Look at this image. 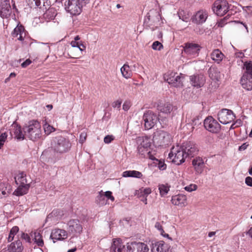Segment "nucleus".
Masks as SVG:
<instances>
[{
	"mask_svg": "<svg viewBox=\"0 0 252 252\" xmlns=\"http://www.w3.org/2000/svg\"><path fill=\"white\" fill-rule=\"evenodd\" d=\"M52 149L44 150L40 156V160L49 164H54L57 160L58 154H63L70 149L71 143L68 138L62 136L54 137L51 141Z\"/></svg>",
	"mask_w": 252,
	"mask_h": 252,
	"instance_id": "nucleus-1",
	"label": "nucleus"
},
{
	"mask_svg": "<svg viewBox=\"0 0 252 252\" xmlns=\"http://www.w3.org/2000/svg\"><path fill=\"white\" fill-rule=\"evenodd\" d=\"M23 130L25 135L32 141L37 140L41 136V126L36 120L30 121L28 125L24 126Z\"/></svg>",
	"mask_w": 252,
	"mask_h": 252,
	"instance_id": "nucleus-2",
	"label": "nucleus"
},
{
	"mask_svg": "<svg viewBox=\"0 0 252 252\" xmlns=\"http://www.w3.org/2000/svg\"><path fill=\"white\" fill-rule=\"evenodd\" d=\"M244 65L246 71L241 77L240 83L244 89L251 91L252 90V62H246Z\"/></svg>",
	"mask_w": 252,
	"mask_h": 252,
	"instance_id": "nucleus-3",
	"label": "nucleus"
},
{
	"mask_svg": "<svg viewBox=\"0 0 252 252\" xmlns=\"http://www.w3.org/2000/svg\"><path fill=\"white\" fill-rule=\"evenodd\" d=\"M171 139V135L168 132L164 130H158L153 134V142L158 146H163L168 145Z\"/></svg>",
	"mask_w": 252,
	"mask_h": 252,
	"instance_id": "nucleus-4",
	"label": "nucleus"
},
{
	"mask_svg": "<svg viewBox=\"0 0 252 252\" xmlns=\"http://www.w3.org/2000/svg\"><path fill=\"white\" fill-rule=\"evenodd\" d=\"M168 158L176 165H180L185 162L187 158L186 155L181 147L177 145L173 147L168 154Z\"/></svg>",
	"mask_w": 252,
	"mask_h": 252,
	"instance_id": "nucleus-5",
	"label": "nucleus"
},
{
	"mask_svg": "<svg viewBox=\"0 0 252 252\" xmlns=\"http://www.w3.org/2000/svg\"><path fill=\"white\" fill-rule=\"evenodd\" d=\"M143 121L144 122L145 128L149 130L152 128L158 121L162 125L161 121L157 115L151 110L146 111L143 116Z\"/></svg>",
	"mask_w": 252,
	"mask_h": 252,
	"instance_id": "nucleus-6",
	"label": "nucleus"
},
{
	"mask_svg": "<svg viewBox=\"0 0 252 252\" xmlns=\"http://www.w3.org/2000/svg\"><path fill=\"white\" fill-rule=\"evenodd\" d=\"M64 5L66 11L72 15L80 14L83 7V4L77 0H65Z\"/></svg>",
	"mask_w": 252,
	"mask_h": 252,
	"instance_id": "nucleus-7",
	"label": "nucleus"
},
{
	"mask_svg": "<svg viewBox=\"0 0 252 252\" xmlns=\"http://www.w3.org/2000/svg\"><path fill=\"white\" fill-rule=\"evenodd\" d=\"M228 3L225 0H217L212 6L214 13L219 16H223L228 11Z\"/></svg>",
	"mask_w": 252,
	"mask_h": 252,
	"instance_id": "nucleus-8",
	"label": "nucleus"
},
{
	"mask_svg": "<svg viewBox=\"0 0 252 252\" xmlns=\"http://www.w3.org/2000/svg\"><path fill=\"white\" fill-rule=\"evenodd\" d=\"M235 118V116L233 111L227 109H222L218 113L219 122L223 125L231 123Z\"/></svg>",
	"mask_w": 252,
	"mask_h": 252,
	"instance_id": "nucleus-9",
	"label": "nucleus"
},
{
	"mask_svg": "<svg viewBox=\"0 0 252 252\" xmlns=\"http://www.w3.org/2000/svg\"><path fill=\"white\" fill-rule=\"evenodd\" d=\"M204 126L208 131L217 133L220 130V125L212 116L207 117L204 121Z\"/></svg>",
	"mask_w": 252,
	"mask_h": 252,
	"instance_id": "nucleus-10",
	"label": "nucleus"
},
{
	"mask_svg": "<svg viewBox=\"0 0 252 252\" xmlns=\"http://www.w3.org/2000/svg\"><path fill=\"white\" fill-rule=\"evenodd\" d=\"M67 229L68 233L73 236H77L82 231L83 227L78 220H71L67 223Z\"/></svg>",
	"mask_w": 252,
	"mask_h": 252,
	"instance_id": "nucleus-11",
	"label": "nucleus"
},
{
	"mask_svg": "<svg viewBox=\"0 0 252 252\" xmlns=\"http://www.w3.org/2000/svg\"><path fill=\"white\" fill-rule=\"evenodd\" d=\"M149 250L146 244L133 242L127 244L126 252H147Z\"/></svg>",
	"mask_w": 252,
	"mask_h": 252,
	"instance_id": "nucleus-12",
	"label": "nucleus"
},
{
	"mask_svg": "<svg viewBox=\"0 0 252 252\" xmlns=\"http://www.w3.org/2000/svg\"><path fill=\"white\" fill-rule=\"evenodd\" d=\"M201 49L200 45L193 42H187L185 44L184 50L188 56L195 57L198 56Z\"/></svg>",
	"mask_w": 252,
	"mask_h": 252,
	"instance_id": "nucleus-13",
	"label": "nucleus"
},
{
	"mask_svg": "<svg viewBox=\"0 0 252 252\" xmlns=\"http://www.w3.org/2000/svg\"><path fill=\"white\" fill-rule=\"evenodd\" d=\"M186 157H193L197 154L198 149L196 145L191 142L187 141L183 144L181 147Z\"/></svg>",
	"mask_w": 252,
	"mask_h": 252,
	"instance_id": "nucleus-14",
	"label": "nucleus"
},
{
	"mask_svg": "<svg viewBox=\"0 0 252 252\" xmlns=\"http://www.w3.org/2000/svg\"><path fill=\"white\" fill-rule=\"evenodd\" d=\"M184 79V77L182 74L178 75L177 73L172 72L166 79V81L173 87H180L183 85Z\"/></svg>",
	"mask_w": 252,
	"mask_h": 252,
	"instance_id": "nucleus-15",
	"label": "nucleus"
},
{
	"mask_svg": "<svg viewBox=\"0 0 252 252\" xmlns=\"http://www.w3.org/2000/svg\"><path fill=\"white\" fill-rule=\"evenodd\" d=\"M189 79L191 85L196 88L203 87L206 81L205 77L202 74L191 75Z\"/></svg>",
	"mask_w": 252,
	"mask_h": 252,
	"instance_id": "nucleus-16",
	"label": "nucleus"
},
{
	"mask_svg": "<svg viewBox=\"0 0 252 252\" xmlns=\"http://www.w3.org/2000/svg\"><path fill=\"white\" fill-rule=\"evenodd\" d=\"M11 13V7L8 0L0 1V16L3 18H8Z\"/></svg>",
	"mask_w": 252,
	"mask_h": 252,
	"instance_id": "nucleus-17",
	"label": "nucleus"
},
{
	"mask_svg": "<svg viewBox=\"0 0 252 252\" xmlns=\"http://www.w3.org/2000/svg\"><path fill=\"white\" fill-rule=\"evenodd\" d=\"M67 233L63 230L61 229H55L53 230L50 235L51 238L55 243L57 240H63L67 237Z\"/></svg>",
	"mask_w": 252,
	"mask_h": 252,
	"instance_id": "nucleus-18",
	"label": "nucleus"
},
{
	"mask_svg": "<svg viewBox=\"0 0 252 252\" xmlns=\"http://www.w3.org/2000/svg\"><path fill=\"white\" fill-rule=\"evenodd\" d=\"M208 16V14L206 10H200L196 13L192 21L197 24H202L205 22Z\"/></svg>",
	"mask_w": 252,
	"mask_h": 252,
	"instance_id": "nucleus-19",
	"label": "nucleus"
},
{
	"mask_svg": "<svg viewBox=\"0 0 252 252\" xmlns=\"http://www.w3.org/2000/svg\"><path fill=\"white\" fill-rule=\"evenodd\" d=\"M192 164L197 174H200L203 171L205 162L203 158L200 157L194 158L192 161Z\"/></svg>",
	"mask_w": 252,
	"mask_h": 252,
	"instance_id": "nucleus-20",
	"label": "nucleus"
},
{
	"mask_svg": "<svg viewBox=\"0 0 252 252\" xmlns=\"http://www.w3.org/2000/svg\"><path fill=\"white\" fill-rule=\"evenodd\" d=\"M172 203L176 206L183 207L187 205V196L184 194H178L173 196L171 198Z\"/></svg>",
	"mask_w": 252,
	"mask_h": 252,
	"instance_id": "nucleus-21",
	"label": "nucleus"
},
{
	"mask_svg": "<svg viewBox=\"0 0 252 252\" xmlns=\"http://www.w3.org/2000/svg\"><path fill=\"white\" fill-rule=\"evenodd\" d=\"M13 37H17L20 41H23L26 36V32L24 27L22 25H18L12 32Z\"/></svg>",
	"mask_w": 252,
	"mask_h": 252,
	"instance_id": "nucleus-22",
	"label": "nucleus"
},
{
	"mask_svg": "<svg viewBox=\"0 0 252 252\" xmlns=\"http://www.w3.org/2000/svg\"><path fill=\"white\" fill-rule=\"evenodd\" d=\"M10 134L12 136H14L15 138L19 140H23L24 139V135H25L23 134L21 126L16 124H13L12 126L10 129Z\"/></svg>",
	"mask_w": 252,
	"mask_h": 252,
	"instance_id": "nucleus-23",
	"label": "nucleus"
},
{
	"mask_svg": "<svg viewBox=\"0 0 252 252\" xmlns=\"http://www.w3.org/2000/svg\"><path fill=\"white\" fill-rule=\"evenodd\" d=\"M167 249V245L163 241H160L151 245L150 252H164Z\"/></svg>",
	"mask_w": 252,
	"mask_h": 252,
	"instance_id": "nucleus-24",
	"label": "nucleus"
},
{
	"mask_svg": "<svg viewBox=\"0 0 252 252\" xmlns=\"http://www.w3.org/2000/svg\"><path fill=\"white\" fill-rule=\"evenodd\" d=\"M11 190V186L8 183H0V198L8 196Z\"/></svg>",
	"mask_w": 252,
	"mask_h": 252,
	"instance_id": "nucleus-25",
	"label": "nucleus"
},
{
	"mask_svg": "<svg viewBox=\"0 0 252 252\" xmlns=\"http://www.w3.org/2000/svg\"><path fill=\"white\" fill-rule=\"evenodd\" d=\"M125 248L122 241L120 239H114L111 247V251L113 252H122Z\"/></svg>",
	"mask_w": 252,
	"mask_h": 252,
	"instance_id": "nucleus-26",
	"label": "nucleus"
},
{
	"mask_svg": "<svg viewBox=\"0 0 252 252\" xmlns=\"http://www.w3.org/2000/svg\"><path fill=\"white\" fill-rule=\"evenodd\" d=\"M138 141L140 143V145L138 146V150L139 152L142 147L144 149H147L150 147L151 145V139L148 136L139 137L138 139Z\"/></svg>",
	"mask_w": 252,
	"mask_h": 252,
	"instance_id": "nucleus-27",
	"label": "nucleus"
},
{
	"mask_svg": "<svg viewBox=\"0 0 252 252\" xmlns=\"http://www.w3.org/2000/svg\"><path fill=\"white\" fill-rule=\"evenodd\" d=\"M224 57V55L219 49H215L211 54V58L217 63L221 62Z\"/></svg>",
	"mask_w": 252,
	"mask_h": 252,
	"instance_id": "nucleus-28",
	"label": "nucleus"
},
{
	"mask_svg": "<svg viewBox=\"0 0 252 252\" xmlns=\"http://www.w3.org/2000/svg\"><path fill=\"white\" fill-rule=\"evenodd\" d=\"M26 174L24 172H19L15 177V182L17 185H30L28 183Z\"/></svg>",
	"mask_w": 252,
	"mask_h": 252,
	"instance_id": "nucleus-29",
	"label": "nucleus"
},
{
	"mask_svg": "<svg viewBox=\"0 0 252 252\" xmlns=\"http://www.w3.org/2000/svg\"><path fill=\"white\" fill-rule=\"evenodd\" d=\"M18 187L13 192L16 196H22L27 193L30 188V185H18Z\"/></svg>",
	"mask_w": 252,
	"mask_h": 252,
	"instance_id": "nucleus-30",
	"label": "nucleus"
},
{
	"mask_svg": "<svg viewBox=\"0 0 252 252\" xmlns=\"http://www.w3.org/2000/svg\"><path fill=\"white\" fill-rule=\"evenodd\" d=\"M157 109L158 111L164 114H169L173 110V106L169 103H166L163 104L158 105Z\"/></svg>",
	"mask_w": 252,
	"mask_h": 252,
	"instance_id": "nucleus-31",
	"label": "nucleus"
},
{
	"mask_svg": "<svg viewBox=\"0 0 252 252\" xmlns=\"http://www.w3.org/2000/svg\"><path fill=\"white\" fill-rule=\"evenodd\" d=\"M124 177H133L140 179L143 175L141 172L136 170H126L123 172L122 174Z\"/></svg>",
	"mask_w": 252,
	"mask_h": 252,
	"instance_id": "nucleus-32",
	"label": "nucleus"
},
{
	"mask_svg": "<svg viewBox=\"0 0 252 252\" xmlns=\"http://www.w3.org/2000/svg\"><path fill=\"white\" fill-rule=\"evenodd\" d=\"M22 249V244L20 240L12 243L8 247V250L12 252H20Z\"/></svg>",
	"mask_w": 252,
	"mask_h": 252,
	"instance_id": "nucleus-33",
	"label": "nucleus"
},
{
	"mask_svg": "<svg viewBox=\"0 0 252 252\" xmlns=\"http://www.w3.org/2000/svg\"><path fill=\"white\" fill-rule=\"evenodd\" d=\"M45 0H26V2L31 8H41L42 4H43V5H44Z\"/></svg>",
	"mask_w": 252,
	"mask_h": 252,
	"instance_id": "nucleus-34",
	"label": "nucleus"
},
{
	"mask_svg": "<svg viewBox=\"0 0 252 252\" xmlns=\"http://www.w3.org/2000/svg\"><path fill=\"white\" fill-rule=\"evenodd\" d=\"M121 72L123 76L126 79L130 78L132 74L129 66L126 63L121 68Z\"/></svg>",
	"mask_w": 252,
	"mask_h": 252,
	"instance_id": "nucleus-35",
	"label": "nucleus"
},
{
	"mask_svg": "<svg viewBox=\"0 0 252 252\" xmlns=\"http://www.w3.org/2000/svg\"><path fill=\"white\" fill-rule=\"evenodd\" d=\"M170 186L168 184H161L158 186V189L160 195L163 197L165 196L169 191Z\"/></svg>",
	"mask_w": 252,
	"mask_h": 252,
	"instance_id": "nucleus-36",
	"label": "nucleus"
},
{
	"mask_svg": "<svg viewBox=\"0 0 252 252\" xmlns=\"http://www.w3.org/2000/svg\"><path fill=\"white\" fill-rule=\"evenodd\" d=\"M178 17L183 21L188 22L189 20V16L188 12L184 10H179L178 12Z\"/></svg>",
	"mask_w": 252,
	"mask_h": 252,
	"instance_id": "nucleus-37",
	"label": "nucleus"
},
{
	"mask_svg": "<svg viewBox=\"0 0 252 252\" xmlns=\"http://www.w3.org/2000/svg\"><path fill=\"white\" fill-rule=\"evenodd\" d=\"M34 241L39 247H42L44 245L43 240L42 236L39 232L34 233Z\"/></svg>",
	"mask_w": 252,
	"mask_h": 252,
	"instance_id": "nucleus-38",
	"label": "nucleus"
},
{
	"mask_svg": "<svg viewBox=\"0 0 252 252\" xmlns=\"http://www.w3.org/2000/svg\"><path fill=\"white\" fill-rule=\"evenodd\" d=\"M19 227L17 226H13L10 231L9 236L8 237V241L11 242L13 240L15 235L19 231Z\"/></svg>",
	"mask_w": 252,
	"mask_h": 252,
	"instance_id": "nucleus-39",
	"label": "nucleus"
},
{
	"mask_svg": "<svg viewBox=\"0 0 252 252\" xmlns=\"http://www.w3.org/2000/svg\"><path fill=\"white\" fill-rule=\"evenodd\" d=\"M150 158L152 160H156L157 161V163H156L157 166L158 167L160 170H164L166 169V165L164 163V161L162 160H158L155 158H152L150 157Z\"/></svg>",
	"mask_w": 252,
	"mask_h": 252,
	"instance_id": "nucleus-40",
	"label": "nucleus"
},
{
	"mask_svg": "<svg viewBox=\"0 0 252 252\" xmlns=\"http://www.w3.org/2000/svg\"><path fill=\"white\" fill-rule=\"evenodd\" d=\"M209 76L213 80H219L220 78V72L218 70H211Z\"/></svg>",
	"mask_w": 252,
	"mask_h": 252,
	"instance_id": "nucleus-41",
	"label": "nucleus"
},
{
	"mask_svg": "<svg viewBox=\"0 0 252 252\" xmlns=\"http://www.w3.org/2000/svg\"><path fill=\"white\" fill-rule=\"evenodd\" d=\"M43 128L44 132L47 135L50 134L52 132L55 130V128L53 126H50L47 123H45L43 125Z\"/></svg>",
	"mask_w": 252,
	"mask_h": 252,
	"instance_id": "nucleus-42",
	"label": "nucleus"
},
{
	"mask_svg": "<svg viewBox=\"0 0 252 252\" xmlns=\"http://www.w3.org/2000/svg\"><path fill=\"white\" fill-rule=\"evenodd\" d=\"M96 201L99 202L100 204H104L105 202V195H104V192L102 191L99 192V194L97 196Z\"/></svg>",
	"mask_w": 252,
	"mask_h": 252,
	"instance_id": "nucleus-43",
	"label": "nucleus"
},
{
	"mask_svg": "<svg viewBox=\"0 0 252 252\" xmlns=\"http://www.w3.org/2000/svg\"><path fill=\"white\" fill-rule=\"evenodd\" d=\"M152 46V48L155 50H160L163 47L162 44L158 41L154 42Z\"/></svg>",
	"mask_w": 252,
	"mask_h": 252,
	"instance_id": "nucleus-44",
	"label": "nucleus"
},
{
	"mask_svg": "<svg viewBox=\"0 0 252 252\" xmlns=\"http://www.w3.org/2000/svg\"><path fill=\"white\" fill-rule=\"evenodd\" d=\"M7 137V134L6 132L2 133L0 135V149L4 145V143Z\"/></svg>",
	"mask_w": 252,
	"mask_h": 252,
	"instance_id": "nucleus-45",
	"label": "nucleus"
},
{
	"mask_svg": "<svg viewBox=\"0 0 252 252\" xmlns=\"http://www.w3.org/2000/svg\"><path fill=\"white\" fill-rule=\"evenodd\" d=\"M38 43L40 45L44 46L43 47H40V48L43 49L45 52H50V47L48 43L39 42Z\"/></svg>",
	"mask_w": 252,
	"mask_h": 252,
	"instance_id": "nucleus-46",
	"label": "nucleus"
},
{
	"mask_svg": "<svg viewBox=\"0 0 252 252\" xmlns=\"http://www.w3.org/2000/svg\"><path fill=\"white\" fill-rule=\"evenodd\" d=\"M115 139V137L112 135H107L104 138V142L105 144H109Z\"/></svg>",
	"mask_w": 252,
	"mask_h": 252,
	"instance_id": "nucleus-47",
	"label": "nucleus"
},
{
	"mask_svg": "<svg viewBox=\"0 0 252 252\" xmlns=\"http://www.w3.org/2000/svg\"><path fill=\"white\" fill-rule=\"evenodd\" d=\"M188 192H191L197 189V186L194 184H190L184 188Z\"/></svg>",
	"mask_w": 252,
	"mask_h": 252,
	"instance_id": "nucleus-48",
	"label": "nucleus"
},
{
	"mask_svg": "<svg viewBox=\"0 0 252 252\" xmlns=\"http://www.w3.org/2000/svg\"><path fill=\"white\" fill-rule=\"evenodd\" d=\"M59 213L58 210H54L52 213L50 214H49L46 218V220H48L50 219H51L53 217H58V213Z\"/></svg>",
	"mask_w": 252,
	"mask_h": 252,
	"instance_id": "nucleus-49",
	"label": "nucleus"
},
{
	"mask_svg": "<svg viewBox=\"0 0 252 252\" xmlns=\"http://www.w3.org/2000/svg\"><path fill=\"white\" fill-rule=\"evenodd\" d=\"M198 121H199V119L198 118H197V117L194 118L192 120H191V123L189 120L188 121L187 125L189 126H191V128H194L193 126L197 125V122Z\"/></svg>",
	"mask_w": 252,
	"mask_h": 252,
	"instance_id": "nucleus-50",
	"label": "nucleus"
},
{
	"mask_svg": "<svg viewBox=\"0 0 252 252\" xmlns=\"http://www.w3.org/2000/svg\"><path fill=\"white\" fill-rule=\"evenodd\" d=\"M155 227L158 230L161 235H163V233H164V231L162 228V227L159 222H157L155 225Z\"/></svg>",
	"mask_w": 252,
	"mask_h": 252,
	"instance_id": "nucleus-51",
	"label": "nucleus"
},
{
	"mask_svg": "<svg viewBox=\"0 0 252 252\" xmlns=\"http://www.w3.org/2000/svg\"><path fill=\"white\" fill-rule=\"evenodd\" d=\"M86 137H87V133L85 132H82L80 134L79 142L81 144L83 143L85 141Z\"/></svg>",
	"mask_w": 252,
	"mask_h": 252,
	"instance_id": "nucleus-52",
	"label": "nucleus"
},
{
	"mask_svg": "<svg viewBox=\"0 0 252 252\" xmlns=\"http://www.w3.org/2000/svg\"><path fill=\"white\" fill-rule=\"evenodd\" d=\"M104 195H105V198L106 197L112 201L114 200V197L112 195V192L110 191H106L104 192Z\"/></svg>",
	"mask_w": 252,
	"mask_h": 252,
	"instance_id": "nucleus-53",
	"label": "nucleus"
},
{
	"mask_svg": "<svg viewBox=\"0 0 252 252\" xmlns=\"http://www.w3.org/2000/svg\"><path fill=\"white\" fill-rule=\"evenodd\" d=\"M245 183L249 187H252V177L248 176L245 178Z\"/></svg>",
	"mask_w": 252,
	"mask_h": 252,
	"instance_id": "nucleus-54",
	"label": "nucleus"
},
{
	"mask_svg": "<svg viewBox=\"0 0 252 252\" xmlns=\"http://www.w3.org/2000/svg\"><path fill=\"white\" fill-rule=\"evenodd\" d=\"M31 63L32 61L30 59H27L21 64V66L23 68H25L29 65Z\"/></svg>",
	"mask_w": 252,
	"mask_h": 252,
	"instance_id": "nucleus-55",
	"label": "nucleus"
},
{
	"mask_svg": "<svg viewBox=\"0 0 252 252\" xmlns=\"http://www.w3.org/2000/svg\"><path fill=\"white\" fill-rule=\"evenodd\" d=\"M121 104L122 101L118 100L114 102L112 105L114 108H119L121 107Z\"/></svg>",
	"mask_w": 252,
	"mask_h": 252,
	"instance_id": "nucleus-56",
	"label": "nucleus"
},
{
	"mask_svg": "<svg viewBox=\"0 0 252 252\" xmlns=\"http://www.w3.org/2000/svg\"><path fill=\"white\" fill-rule=\"evenodd\" d=\"M249 146V144L247 142L243 143L241 146L239 147V151H242L246 150Z\"/></svg>",
	"mask_w": 252,
	"mask_h": 252,
	"instance_id": "nucleus-57",
	"label": "nucleus"
},
{
	"mask_svg": "<svg viewBox=\"0 0 252 252\" xmlns=\"http://www.w3.org/2000/svg\"><path fill=\"white\" fill-rule=\"evenodd\" d=\"M80 42L79 41H72L70 42V45L72 47H77V48H80Z\"/></svg>",
	"mask_w": 252,
	"mask_h": 252,
	"instance_id": "nucleus-58",
	"label": "nucleus"
},
{
	"mask_svg": "<svg viewBox=\"0 0 252 252\" xmlns=\"http://www.w3.org/2000/svg\"><path fill=\"white\" fill-rule=\"evenodd\" d=\"M22 238L27 242H30L31 238L28 234L23 233L22 236Z\"/></svg>",
	"mask_w": 252,
	"mask_h": 252,
	"instance_id": "nucleus-59",
	"label": "nucleus"
},
{
	"mask_svg": "<svg viewBox=\"0 0 252 252\" xmlns=\"http://www.w3.org/2000/svg\"><path fill=\"white\" fill-rule=\"evenodd\" d=\"M130 107L129 102H125L123 105V109L125 111H127Z\"/></svg>",
	"mask_w": 252,
	"mask_h": 252,
	"instance_id": "nucleus-60",
	"label": "nucleus"
},
{
	"mask_svg": "<svg viewBox=\"0 0 252 252\" xmlns=\"http://www.w3.org/2000/svg\"><path fill=\"white\" fill-rule=\"evenodd\" d=\"M16 76V74L14 72H12L10 74L9 77L6 78L5 82H7L9 80L10 78L14 77Z\"/></svg>",
	"mask_w": 252,
	"mask_h": 252,
	"instance_id": "nucleus-61",
	"label": "nucleus"
},
{
	"mask_svg": "<svg viewBox=\"0 0 252 252\" xmlns=\"http://www.w3.org/2000/svg\"><path fill=\"white\" fill-rule=\"evenodd\" d=\"M143 192H144V193L145 194H146V195H147L151 193V189H149V188H147V189H144V191H143Z\"/></svg>",
	"mask_w": 252,
	"mask_h": 252,
	"instance_id": "nucleus-62",
	"label": "nucleus"
},
{
	"mask_svg": "<svg viewBox=\"0 0 252 252\" xmlns=\"http://www.w3.org/2000/svg\"><path fill=\"white\" fill-rule=\"evenodd\" d=\"M150 20V16L148 14L144 20V24H148Z\"/></svg>",
	"mask_w": 252,
	"mask_h": 252,
	"instance_id": "nucleus-63",
	"label": "nucleus"
},
{
	"mask_svg": "<svg viewBox=\"0 0 252 252\" xmlns=\"http://www.w3.org/2000/svg\"><path fill=\"white\" fill-rule=\"evenodd\" d=\"M85 48H86L85 46L82 43H80V48H78L80 50V51H83V50H85Z\"/></svg>",
	"mask_w": 252,
	"mask_h": 252,
	"instance_id": "nucleus-64",
	"label": "nucleus"
}]
</instances>
